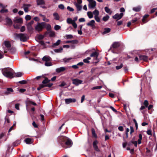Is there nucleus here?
I'll return each instance as SVG.
<instances>
[{
	"label": "nucleus",
	"mask_w": 157,
	"mask_h": 157,
	"mask_svg": "<svg viewBox=\"0 0 157 157\" xmlns=\"http://www.w3.org/2000/svg\"><path fill=\"white\" fill-rule=\"evenodd\" d=\"M13 70L11 68H8L5 69L3 71V74L6 77L12 78L14 77Z\"/></svg>",
	"instance_id": "obj_1"
},
{
	"label": "nucleus",
	"mask_w": 157,
	"mask_h": 157,
	"mask_svg": "<svg viewBox=\"0 0 157 157\" xmlns=\"http://www.w3.org/2000/svg\"><path fill=\"white\" fill-rule=\"evenodd\" d=\"M45 25L46 23L44 22L38 23L35 26V30L39 32H40L45 27Z\"/></svg>",
	"instance_id": "obj_2"
},
{
	"label": "nucleus",
	"mask_w": 157,
	"mask_h": 157,
	"mask_svg": "<svg viewBox=\"0 0 157 157\" xmlns=\"http://www.w3.org/2000/svg\"><path fill=\"white\" fill-rule=\"evenodd\" d=\"M15 36L17 38H19L21 41H26L28 39L26 35L22 33L16 34Z\"/></svg>",
	"instance_id": "obj_3"
},
{
	"label": "nucleus",
	"mask_w": 157,
	"mask_h": 157,
	"mask_svg": "<svg viewBox=\"0 0 157 157\" xmlns=\"http://www.w3.org/2000/svg\"><path fill=\"white\" fill-rule=\"evenodd\" d=\"M98 53L96 52H93L90 55V57L93 58L94 63H97L98 62Z\"/></svg>",
	"instance_id": "obj_4"
},
{
	"label": "nucleus",
	"mask_w": 157,
	"mask_h": 157,
	"mask_svg": "<svg viewBox=\"0 0 157 157\" xmlns=\"http://www.w3.org/2000/svg\"><path fill=\"white\" fill-rule=\"evenodd\" d=\"M62 138L63 141H66L65 144L68 147H70L72 146V143L70 139H69L66 137H63Z\"/></svg>",
	"instance_id": "obj_5"
},
{
	"label": "nucleus",
	"mask_w": 157,
	"mask_h": 157,
	"mask_svg": "<svg viewBox=\"0 0 157 157\" xmlns=\"http://www.w3.org/2000/svg\"><path fill=\"white\" fill-rule=\"evenodd\" d=\"M89 2L88 5L89 8L90 9L94 8L96 5V2L94 0H87Z\"/></svg>",
	"instance_id": "obj_6"
},
{
	"label": "nucleus",
	"mask_w": 157,
	"mask_h": 157,
	"mask_svg": "<svg viewBox=\"0 0 157 157\" xmlns=\"http://www.w3.org/2000/svg\"><path fill=\"white\" fill-rule=\"evenodd\" d=\"M95 24V21L94 20H92L88 22L86 24V25L87 26L91 27L92 29H94L96 28Z\"/></svg>",
	"instance_id": "obj_7"
},
{
	"label": "nucleus",
	"mask_w": 157,
	"mask_h": 157,
	"mask_svg": "<svg viewBox=\"0 0 157 157\" xmlns=\"http://www.w3.org/2000/svg\"><path fill=\"white\" fill-rule=\"evenodd\" d=\"M31 5L28 4H24L23 5L22 8H23L24 11L27 13L29 11V8L31 6Z\"/></svg>",
	"instance_id": "obj_8"
},
{
	"label": "nucleus",
	"mask_w": 157,
	"mask_h": 157,
	"mask_svg": "<svg viewBox=\"0 0 157 157\" xmlns=\"http://www.w3.org/2000/svg\"><path fill=\"white\" fill-rule=\"evenodd\" d=\"M67 23L68 24H71L75 29L77 28V25L76 23H74L73 20L71 18H68L67 20Z\"/></svg>",
	"instance_id": "obj_9"
},
{
	"label": "nucleus",
	"mask_w": 157,
	"mask_h": 157,
	"mask_svg": "<svg viewBox=\"0 0 157 157\" xmlns=\"http://www.w3.org/2000/svg\"><path fill=\"white\" fill-rule=\"evenodd\" d=\"M72 83L76 86H78L81 84L82 81L79 80L78 78L74 79L72 80Z\"/></svg>",
	"instance_id": "obj_10"
},
{
	"label": "nucleus",
	"mask_w": 157,
	"mask_h": 157,
	"mask_svg": "<svg viewBox=\"0 0 157 157\" xmlns=\"http://www.w3.org/2000/svg\"><path fill=\"white\" fill-rule=\"evenodd\" d=\"M123 13H121L120 14L116 13L113 16V18L117 19V20H119L121 19L123 16Z\"/></svg>",
	"instance_id": "obj_11"
},
{
	"label": "nucleus",
	"mask_w": 157,
	"mask_h": 157,
	"mask_svg": "<svg viewBox=\"0 0 157 157\" xmlns=\"http://www.w3.org/2000/svg\"><path fill=\"white\" fill-rule=\"evenodd\" d=\"M4 44L5 46L7 48L6 49H5L4 48V53H5L7 52V51L8 50V48L10 47L11 45L10 42L8 41H5Z\"/></svg>",
	"instance_id": "obj_12"
},
{
	"label": "nucleus",
	"mask_w": 157,
	"mask_h": 157,
	"mask_svg": "<svg viewBox=\"0 0 157 157\" xmlns=\"http://www.w3.org/2000/svg\"><path fill=\"white\" fill-rule=\"evenodd\" d=\"M65 100L66 104H69L71 103L75 102L76 101V99L74 98L65 99Z\"/></svg>",
	"instance_id": "obj_13"
},
{
	"label": "nucleus",
	"mask_w": 157,
	"mask_h": 157,
	"mask_svg": "<svg viewBox=\"0 0 157 157\" xmlns=\"http://www.w3.org/2000/svg\"><path fill=\"white\" fill-rule=\"evenodd\" d=\"M52 85V84H48V83L46 85H40L39 87H38L37 88V89L38 90H39L42 88L45 87H51Z\"/></svg>",
	"instance_id": "obj_14"
},
{
	"label": "nucleus",
	"mask_w": 157,
	"mask_h": 157,
	"mask_svg": "<svg viewBox=\"0 0 157 157\" xmlns=\"http://www.w3.org/2000/svg\"><path fill=\"white\" fill-rule=\"evenodd\" d=\"M98 143V141L97 140L94 141L93 143V146L95 150L98 151H100V150L97 145Z\"/></svg>",
	"instance_id": "obj_15"
},
{
	"label": "nucleus",
	"mask_w": 157,
	"mask_h": 157,
	"mask_svg": "<svg viewBox=\"0 0 157 157\" xmlns=\"http://www.w3.org/2000/svg\"><path fill=\"white\" fill-rule=\"evenodd\" d=\"M42 60L45 62H48L51 60V58L48 56H44L42 59Z\"/></svg>",
	"instance_id": "obj_16"
},
{
	"label": "nucleus",
	"mask_w": 157,
	"mask_h": 157,
	"mask_svg": "<svg viewBox=\"0 0 157 157\" xmlns=\"http://www.w3.org/2000/svg\"><path fill=\"white\" fill-rule=\"evenodd\" d=\"M66 69V68L64 67H61L59 68H57L56 69V71L57 73H60L64 71Z\"/></svg>",
	"instance_id": "obj_17"
},
{
	"label": "nucleus",
	"mask_w": 157,
	"mask_h": 157,
	"mask_svg": "<svg viewBox=\"0 0 157 157\" xmlns=\"http://www.w3.org/2000/svg\"><path fill=\"white\" fill-rule=\"evenodd\" d=\"M74 5L75 6L78 11H80L82 9V6L80 4H77V3H74Z\"/></svg>",
	"instance_id": "obj_18"
},
{
	"label": "nucleus",
	"mask_w": 157,
	"mask_h": 157,
	"mask_svg": "<svg viewBox=\"0 0 157 157\" xmlns=\"http://www.w3.org/2000/svg\"><path fill=\"white\" fill-rule=\"evenodd\" d=\"M140 59L141 60H143L146 61L148 59L147 56L144 55H140L139 56Z\"/></svg>",
	"instance_id": "obj_19"
},
{
	"label": "nucleus",
	"mask_w": 157,
	"mask_h": 157,
	"mask_svg": "<svg viewBox=\"0 0 157 157\" xmlns=\"http://www.w3.org/2000/svg\"><path fill=\"white\" fill-rule=\"evenodd\" d=\"M120 43L118 42H114L112 45V47L114 48H117L120 45Z\"/></svg>",
	"instance_id": "obj_20"
},
{
	"label": "nucleus",
	"mask_w": 157,
	"mask_h": 157,
	"mask_svg": "<svg viewBox=\"0 0 157 157\" xmlns=\"http://www.w3.org/2000/svg\"><path fill=\"white\" fill-rule=\"evenodd\" d=\"M54 19L56 20H59V19L60 17L59 14L56 12H55L53 14Z\"/></svg>",
	"instance_id": "obj_21"
},
{
	"label": "nucleus",
	"mask_w": 157,
	"mask_h": 157,
	"mask_svg": "<svg viewBox=\"0 0 157 157\" xmlns=\"http://www.w3.org/2000/svg\"><path fill=\"white\" fill-rule=\"evenodd\" d=\"M15 23H21L23 22V20L21 18H16L14 20Z\"/></svg>",
	"instance_id": "obj_22"
},
{
	"label": "nucleus",
	"mask_w": 157,
	"mask_h": 157,
	"mask_svg": "<svg viewBox=\"0 0 157 157\" xmlns=\"http://www.w3.org/2000/svg\"><path fill=\"white\" fill-rule=\"evenodd\" d=\"M7 25H11L12 24V22L11 19L9 18H7L5 19Z\"/></svg>",
	"instance_id": "obj_23"
},
{
	"label": "nucleus",
	"mask_w": 157,
	"mask_h": 157,
	"mask_svg": "<svg viewBox=\"0 0 157 157\" xmlns=\"http://www.w3.org/2000/svg\"><path fill=\"white\" fill-rule=\"evenodd\" d=\"M13 91V90L11 88H8L7 89V91L5 92V94L8 95L11 94Z\"/></svg>",
	"instance_id": "obj_24"
},
{
	"label": "nucleus",
	"mask_w": 157,
	"mask_h": 157,
	"mask_svg": "<svg viewBox=\"0 0 157 157\" xmlns=\"http://www.w3.org/2000/svg\"><path fill=\"white\" fill-rule=\"evenodd\" d=\"M61 42V40H58L56 41V42L52 44V47H55L56 46L59 45Z\"/></svg>",
	"instance_id": "obj_25"
},
{
	"label": "nucleus",
	"mask_w": 157,
	"mask_h": 157,
	"mask_svg": "<svg viewBox=\"0 0 157 157\" xmlns=\"http://www.w3.org/2000/svg\"><path fill=\"white\" fill-rule=\"evenodd\" d=\"M36 2L38 5H44L45 4V2L43 0H37Z\"/></svg>",
	"instance_id": "obj_26"
},
{
	"label": "nucleus",
	"mask_w": 157,
	"mask_h": 157,
	"mask_svg": "<svg viewBox=\"0 0 157 157\" xmlns=\"http://www.w3.org/2000/svg\"><path fill=\"white\" fill-rule=\"evenodd\" d=\"M105 11L107 13H109V14H111L112 13V11L110 9L107 7H105Z\"/></svg>",
	"instance_id": "obj_27"
},
{
	"label": "nucleus",
	"mask_w": 157,
	"mask_h": 157,
	"mask_svg": "<svg viewBox=\"0 0 157 157\" xmlns=\"http://www.w3.org/2000/svg\"><path fill=\"white\" fill-rule=\"evenodd\" d=\"M93 14L94 15V17L99 16V12L97 10H95L93 12Z\"/></svg>",
	"instance_id": "obj_28"
},
{
	"label": "nucleus",
	"mask_w": 157,
	"mask_h": 157,
	"mask_svg": "<svg viewBox=\"0 0 157 157\" xmlns=\"http://www.w3.org/2000/svg\"><path fill=\"white\" fill-rule=\"evenodd\" d=\"M25 141L27 144H31L32 143V139L29 138H26L25 140Z\"/></svg>",
	"instance_id": "obj_29"
},
{
	"label": "nucleus",
	"mask_w": 157,
	"mask_h": 157,
	"mask_svg": "<svg viewBox=\"0 0 157 157\" xmlns=\"http://www.w3.org/2000/svg\"><path fill=\"white\" fill-rule=\"evenodd\" d=\"M30 104H32L34 105H36V103L30 100H28L27 102V105H30Z\"/></svg>",
	"instance_id": "obj_30"
},
{
	"label": "nucleus",
	"mask_w": 157,
	"mask_h": 157,
	"mask_svg": "<svg viewBox=\"0 0 157 157\" xmlns=\"http://www.w3.org/2000/svg\"><path fill=\"white\" fill-rule=\"evenodd\" d=\"M65 43H71V44H77L78 41L77 40H74L70 41H66Z\"/></svg>",
	"instance_id": "obj_31"
},
{
	"label": "nucleus",
	"mask_w": 157,
	"mask_h": 157,
	"mask_svg": "<svg viewBox=\"0 0 157 157\" xmlns=\"http://www.w3.org/2000/svg\"><path fill=\"white\" fill-rule=\"evenodd\" d=\"M87 15L89 18L90 19L92 18L93 17V12L89 11L87 13Z\"/></svg>",
	"instance_id": "obj_32"
},
{
	"label": "nucleus",
	"mask_w": 157,
	"mask_h": 157,
	"mask_svg": "<svg viewBox=\"0 0 157 157\" xmlns=\"http://www.w3.org/2000/svg\"><path fill=\"white\" fill-rule=\"evenodd\" d=\"M146 155L148 157L151 156V153L150 151L147 148H146Z\"/></svg>",
	"instance_id": "obj_33"
},
{
	"label": "nucleus",
	"mask_w": 157,
	"mask_h": 157,
	"mask_svg": "<svg viewBox=\"0 0 157 157\" xmlns=\"http://www.w3.org/2000/svg\"><path fill=\"white\" fill-rule=\"evenodd\" d=\"M49 80L47 78H46L42 82V84L40 85H46L49 82Z\"/></svg>",
	"instance_id": "obj_34"
},
{
	"label": "nucleus",
	"mask_w": 157,
	"mask_h": 157,
	"mask_svg": "<svg viewBox=\"0 0 157 157\" xmlns=\"http://www.w3.org/2000/svg\"><path fill=\"white\" fill-rule=\"evenodd\" d=\"M110 29L109 28H105L104 29V31L102 33L103 34H105L106 33H109L110 31Z\"/></svg>",
	"instance_id": "obj_35"
},
{
	"label": "nucleus",
	"mask_w": 157,
	"mask_h": 157,
	"mask_svg": "<svg viewBox=\"0 0 157 157\" xmlns=\"http://www.w3.org/2000/svg\"><path fill=\"white\" fill-rule=\"evenodd\" d=\"M20 143L21 141L20 140H17L13 143V145L14 146H16L19 144Z\"/></svg>",
	"instance_id": "obj_36"
},
{
	"label": "nucleus",
	"mask_w": 157,
	"mask_h": 157,
	"mask_svg": "<svg viewBox=\"0 0 157 157\" xmlns=\"http://www.w3.org/2000/svg\"><path fill=\"white\" fill-rule=\"evenodd\" d=\"M139 139L138 140V143L139 144H140L141 143V140L142 139V136L141 134H140L139 136Z\"/></svg>",
	"instance_id": "obj_37"
},
{
	"label": "nucleus",
	"mask_w": 157,
	"mask_h": 157,
	"mask_svg": "<svg viewBox=\"0 0 157 157\" xmlns=\"http://www.w3.org/2000/svg\"><path fill=\"white\" fill-rule=\"evenodd\" d=\"M141 8L140 6H138L137 7H134L133 8V10L136 11L138 12L140 10Z\"/></svg>",
	"instance_id": "obj_38"
},
{
	"label": "nucleus",
	"mask_w": 157,
	"mask_h": 157,
	"mask_svg": "<svg viewBox=\"0 0 157 157\" xmlns=\"http://www.w3.org/2000/svg\"><path fill=\"white\" fill-rule=\"evenodd\" d=\"M44 65L46 66L49 67L52 66V64L51 62V61H50L45 62Z\"/></svg>",
	"instance_id": "obj_39"
},
{
	"label": "nucleus",
	"mask_w": 157,
	"mask_h": 157,
	"mask_svg": "<svg viewBox=\"0 0 157 157\" xmlns=\"http://www.w3.org/2000/svg\"><path fill=\"white\" fill-rule=\"evenodd\" d=\"M63 49L62 48L60 47L59 48L54 50V51L56 52H62Z\"/></svg>",
	"instance_id": "obj_40"
},
{
	"label": "nucleus",
	"mask_w": 157,
	"mask_h": 157,
	"mask_svg": "<svg viewBox=\"0 0 157 157\" xmlns=\"http://www.w3.org/2000/svg\"><path fill=\"white\" fill-rule=\"evenodd\" d=\"M22 75V73L21 72H18L15 73L14 75H13L14 77H20Z\"/></svg>",
	"instance_id": "obj_41"
},
{
	"label": "nucleus",
	"mask_w": 157,
	"mask_h": 157,
	"mask_svg": "<svg viewBox=\"0 0 157 157\" xmlns=\"http://www.w3.org/2000/svg\"><path fill=\"white\" fill-rule=\"evenodd\" d=\"M45 27H46V29L48 31H50L51 30V25L49 24H47Z\"/></svg>",
	"instance_id": "obj_42"
},
{
	"label": "nucleus",
	"mask_w": 157,
	"mask_h": 157,
	"mask_svg": "<svg viewBox=\"0 0 157 157\" xmlns=\"http://www.w3.org/2000/svg\"><path fill=\"white\" fill-rule=\"evenodd\" d=\"M91 58L90 57H87L86 59H83V61L84 63H89L90 62L89 60Z\"/></svg>",
	"instance_id": "obj_43"
},
{
	"label": "nucleus",
	"mask_w": 157,
	"mask_h": 157,
	"mask_svg": "<svg viewBox=\"0 0 157 157\" xmlns=\"http://www.w3.org/2000/svg\"><path fill=\"white\" fill-rule=\"evenodd\" d=\"M109 17L108 15H107L103 17L102 20L104 21H106L109 19Z\"/></svg>",
	"instance_id": "obj_44"
},
{
	"label": "nucleus",
	"mask_w": 157,
	"mask_h": 157,
	"mask_svg": "<svg viewBox=\"0 0 157 157\" xmlns=\"http://www.w3.org/2000/svg\"><path fill=\"white\" fill-rule=\"evenodd\" d=\"M43 20L46 22H48L49 21V19L48 18H46L45 16L44 15L42 17Z\"/></svg>",
	"instance_id": "obj_45"
},
{
	"label": "nucleus",
	"mask_w": 157,
	"mask_h": 157,
	"mask_svg": "<svg viewBox=\"0 0 157 157\" xmlns=\"http://www.w3.org/2000/svg\"><path fill=\"white\" fill-rule=\"evenodd\" d=\"M65 37L67 39H71L73 38V36L71 34L66 35H65Z\"/></svg>",
	"instance_id": "obj_46"
},
{
	"label": "nucleus",
	"mask_w": 157,
	"mask_h": 157,
	"mask_svg": "<svg viewBox=\"0 0 157 157\" xmlns=\"http://www.w3.org/2000/svg\"><path fill=\"white\" fill-rule=\"evenodd\" d=\"M102 86H98L93 87L91 88L92 90H94L97 89H100L102 88Z\"/></svg>",
	"instance_id": "obj_47"
},
{
	"label": "nucleus",
	"mask_w": 157,
	"mask_h": 157,
	"mask_svg": "<svg viewBox=\"0 0 157 157\" xmlns=\"http://www.w3.org/2000/svg\"><path fill=\"white\" fill-rule=\"evenodd\" d=\"M27 26L28 30L29 31H31L32 30L33 28L31 25H30L28 24L27 25Z\"/></svg>",
	"instance_id": "obj_48"
},
{
	"label": "nucleus",
	"mask_w": 157,
	"mask_h": 157,
	"mask_svg": "<svg viewBox=\"0 0 157 157\" xmlns=\"http://www.w3.org/2000/svg\"><path fill=\"white\" fill-rule=\"evenodd\" d=\"M94 18L97 22H100V19L98 16L94 17Z\"/></svg>",
	"instance_id": "obj_49"
},
{
	"label": "nucleus",
	"mask_w": 157,
	"mask_h": 157,
	"mask_svg": "<svg viewBox=\"0 0 157 157\" xmlns=\"http://www.w3.org/2000/svg\"><path fill=\"white\" fill-rule=\"evenodd\" d=\"M149 15L148 14H146L144 15L143 17V18L142 20V21L144 23H145V19L148 17Z\"/></svg>",
	"instance_id": "obj_50"
},
{
	"label": "nucleus",
	"mask_w": 157,
	"mask_h": 157,
	"mask_svg": "<svg viewBox=\"0 0 157 157\" xmlns=\"http://www.w3.org/2000/svg\"><path fill=\"white\" fill-rule=\"evenodd\" d=\"M60 28L61 27L60 26L58 25H56L54 27V29L56 30H58L59 29H60Z\"/></svg>",
	"instance_id": "obj_51"
},
{
	"label": "nucleus",
	"mask_w": 157,
	"mask_h": 157,
	"mask_svg": "<svg viewBox=\"0 0 157 157\" xmlns=\"http://www.w3.org/2000/svg\"><path fill=\"white\" fill-rule=\"evenodd\" d=\"M144 104L146 107H147L148 105V102L147 100H145L144 101Z\"/></svg>",
	"instance_id": "obj_52"
},
{
	"label": "nucleus",
	"mask_w": 157,
	"mask_h": 157,
	"mask_svg": "<svg viewBox=\"0 0 157 157\" xmlns=\"http://www.w3.org/2000/svg\"><path fill=\"white\" fill-rule=\"evenodd\" d=\"M49 35L50 36L52 37L55 36V33L54 31H50L49 32Z\"/></svg>",
	"instance_id": "obj_53"
},
{
	"label": "nucleus",
	"mask_w": 157,
	"mask_h": 157,
	"mask_svg": "<svg viewBox=\"0 0 157 157\" xmlns=\"http://www.w3.org/2000/svg\"><path fill=\"white\" fill-rule=\"evenodd\" d=\"M123 66V64L122 63H121L120 66H116V69L117 70H119L121 69L122 67Z\"/></svg>",
	"instance_id": "obj_54"
},
{
	"label": "nucleus",
	"mask_w": 157,
	"mask_h": 157,
	"mask_svg": "<svg viewBox=\"0 0 157 157\" xmlns=\"http://www.w3.org/2000/svg\"><path fill=\"white\" fill-rule=\"evenodd\" d=\"M31 16L29 15H27L25 16V19L26 20H29L31 19Z\"/></svg>",
	"instance_id": "obj_55"
},
{
	"label": "nucleus",
	"mask_w": 157,
	"mask_h": 157,
	"mask_svg": "<svg viewBox=\"0 0 157 157\" xmlns=\"http://www.w3.org/2000/svg\"><path fill=\"white\" fill-rule=\"evenodd\" d=\"M71 58H65L63 59V61L65 63L68 62L69 60L71 59Z\"/></svg>",
	"instance_id": "obj_56"
},
{
	"label": "nucleus",
	"mask_w": 157,
	"mask_h": 157,
	"mask_svg": "<svg viewBox=\"0 0 157 157\" xmlns=\"http://www.w3.org/2000/svg\"><path fill=\"white\" fill-rule=\"evenodd\" d=\"M37 37L38 39L42 40L44 38V36L42 35H39L37 36Z\"/></svg>",
	"instance_id": "obj_57"
},
{
	"label": "nucleus",
	"mask_w": 157,
	"mask_h": 157,
	"mask_svg": "<svg viewBox=\"0 0 157 157\" xmlns=\"http://www.w3.org/2000/svg\"><path fill=\"white\" fill-rule=\"evenodd\" d=\"M92 134L93 136H94V137H97V135H96L95 130L94 129H92Z\"/></svg>",
	"instance_id": "obj_58"
},
{
	"label": "nucleus",
	"mask_w": 157,
	"mask_h": 157,
	"mask_svg": "<svg viewBox=\"0 0 157 157\" xmlns=\"http://www.w3.org/2000/svg\"><path fill=\"white\" fill-rule=\"evenodd\" d=\"M58 7L60 9L63 10L64 8V5L63 4H60L58 6Z\"/></svg>",
	"instance_id": "obj_59"
},
{
	"label": "nucleus",
	"mask_w": 157,
	"mask_h": 157,
	"mask_svg": "<svg viewBox=\"0 0 157 157\" xmlns=\"http://www.w3.org/2000/svg\"><path fill=\"white\" fill-rule=\"evenodd\" d=\"M67 9L70 11H74V9L69 6H68L67 7Z\"/></svg>",
	"instance_id": "obj_60"
},
{
	"label": "nucleus",
	"mask_w": 157,
	"mask_h": 157,
	"mask_svg": "<svg viewBox=\"0 0 157 157\" xmlns=\"http://www.w3.org/2000/svg\"><path fill=\"white\" fill-rule=\"evenodd\" d=\"M130 134H131L133 132H134V130L133 128V127L132 126H130Z\"/></svg>",
	"instance_id": "obj_61"
},
{
	"label": "nucleus",
	"mask_w": 157,
	"mask_h": 157,
	"mask_svg": "<svg viewBox=\"0 0 157 157\" xmlns=\"http://www.w3.org/2000/svg\"><path fill=\"white\" fill-rule=\"evenodd\" d=\"M19 104L17 103V104H15V108L17 109L18 110H19Z\"/></svg>",
	"instance_id": "obj_62"
},
{
	"label": "nucleus",
	"mask_w": 157,
	"mask_h": 157,
	"mask_svg": "<svg viewBox=\"0 0 157 157\" xmlns=\"http://www.w3.org/2000/svg\"><path fill=\"white\" fill-rule=\"evenodd\" d=\"M79 21L80 22H83L85 21V19L84 18H81L79 19Z\"/></svg>",
	"instance_id": "obj_63"
},
{
	"label": "nucleus",
	"mask_w": 157,
	"mask_h": 157,
	"mask_svg": "<svg viewBox=\"0 0 157 157\" xmlns=\"http://www.w3.org/2000/svg\"><path fill=\"white\" fill-rule=\"evenodd\" d=\"M147 134L149 135H151V130H148L147 132Z\"/></svg>",
	"instance_id": "obj_64"
}]
</instances>
